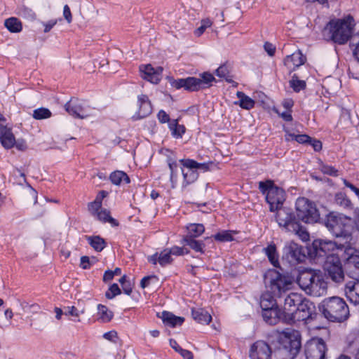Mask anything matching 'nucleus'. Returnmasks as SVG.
Segmentation results:
<instances>
[{
  "label": "nucleus",
  "instance_id": "1",
  "mask_svg": "<svg viewBox=\"0 0 359 359\" xmlns=\"http://www.w3.org/2000/svg\"><path fill=\"white\" fill-rule=\"evenodd\" d=\"M268 343L257 341L250 350L251 359H271L273 353L277 359H292V329L273 330L267 334Z\"/></svg>",
  "mask_w": 359,
  "mask_h": 359
},
{
  "label": "nucleus",
  "instance_id": "2",
  "mask_svg": "<svg viewBox=\"0 0 359 359\" xmlns=\"http://www.w3.org/2000/svg\"><path fill=\"white\" fill-rule=\"evenodd\" d=\"M259 189L265 196V200L269 205L270 212H277L276 219L279 226L287 232L290 231V226H292V209L283 208L286 198L285 191L276 186L271 180L260 181Z\"/></svg>",
  "mask_w": 359,
  "mask_h": 359
},
{
  "label": "nucleus",
  "instance_id": "3",
  "mask_svg": "<svg viewBox=\"0 0 359 359\" xmlns=\"http://www.w3.org/2000/svg\"><path fill=\"white\" fill-rule=\"evenodd\" d=\"M264 280L266 284L269 283L271 291L261 295L259 304L262 310L278 306L275 297H280L292 285V277L285 276L276 270L266 274Z\"/></svg>",
  "mask_w": 359,
  "mask_h": 359
},
{
  "label": "nucleus",
  "instance_id": "4",
  "mask_svg": "<svg viewBox=\"0 0 359 359\" xmlns=\"http://www.w3.org/2000/svg\"><path fill=\"white\" fill-rule=\"evenodd\" d=\"M323 224L327 230L336 238H342L344 245H351V233L353 229V219L342 213L331 212L326 215Z\"/></svg>",
  "mask_w": 359,
  "mask_h": 359
},
{
  "label": "nucleus",
  "instance_id": "5",
  "mask_svg": "<svg viewBox=\"0 0 359 359\" xmlns=\"http://www.w3.org/2000/svg\"><path fill=\"white\" fill-rule=\"evenodd\" d=\"M322 313L331 322H344L349 317V309L346 302L339 297L325 298L319 306Z\"/></svg>",
  "mask_w": 359,
  "mask_h": 359
},
{
  "label": "nucleus",
  "instance_id": "6",
  "mask_svg": "<svg viewBox=\"0 0 359 359\" xmlns=\"http://www.w3.org/2000/svg\"><path fill=\"white\" fill-rule=\"evenodd\" d=\"M355 26L353 18L348 15L341 19L330 20L326 26L331 39L336 43L344 44L351 38Z\"/></svg>",
  "mask_w": 359,
  "mask_h": 359
},
{
  "label": "nucleus",
  "instance_id": "7",
  "mask_svg": "<svg viewBox=\"0 0 359 359\" xmlns=\"http://www.w3.org/2000/svg\"><path fill=\"white\" fill-rule=\"evenodd\" d=\"M214 81L215 79L212 74L203 72L200 74V78L189 76L184 79H171L170 83L176 89L184 88L189 92H195L210 87Z\"/></svg>",
  "mask_w": 359,
  "mask_h": 359
},
{
  "label": "nucleus",
  "instance_id": "8",
  "mask_svg": "<svg viewBox=\"0 0 359 359\" xmlns=\"http://www.w3.org/2000/svg\"><path fill=\"white\" fill-rule=\"evenodd\" d=\"M288 305L290 307L292 306V299L290 294H287L285 299V306ZM287 308L285 307L281 310L278 306L265 309L262 310V317L264 320L271 325H276L279 322L287 325H292V313L286 312Z\"/></svg>",
  "mask_w": 359,
  "mask_h": 359
},
{
  "label": "nucleus",
  "instance_id": "9",
  "mask_svg": "<svg viewBox=\"0 0 359 359\" xmlns=\"http://www.w3.org/2000/svg\"><path fill=\"white\" fill-rule=\"evenodd\" d=\"M296 215L298 219L308 224L318 222L320 213L314 203L306 198H299L295 203Z\"/></svg>",
  "mask_w": 359,
  "mask_h": 359
},
{
  "label": "nucleus",
  "instance_id": "10",
  "mask_svg": "<svg viewBox=\"0 0 359 359\" xmlns=\"http://www.w3.org/2000/svg\"><path fill=\"white\" fill-rule=\"evenodd\" d=\"M293 323L294 321H306L316 315L315 306L306 298L293 292Z\"/></svg>",
  "mask_w": 359,
  "mask_h": 359
},
{
  "label": "nucleus",
  "instance_id": "11",
  "mask_svg": "<svg viewBox=\"0 0 359 359\" xmlns=\"http://www.w3.org/2000/svg\"><path fill=\"white\" fill-rule=\"evenodd\" d=\"M335 245V243L330 241L314 240L310 246V259L316 264H322L330 255H337L333 252Z\"/></svg>",
  "mask_w": 359,
  "mask_h": 359
},
{
  "label": "nucleus",
  "instance_id": "12",
  "mask_svg": "<svg viewBox=\"0 0 359 359\" xmlns=\"http://www.w3.org/2000/svg\"><path fill=\"white\" fill-rule=\"evenodd\" d=\"M325 275L336 283H341L344 280L345 269L343 268L339 257L330 255L327 260L322 264Z\"/></svg>",
  "mask_w": 359,
  "mask_h": 359
},
{
  "label": "nucleus",
  "instance_id": "13",
  "mask_svg": "<svg viewBox=\"0 0 359 359\" xmlns=\"http://www.w3.org/2000/svg\"><path fill=\"white\" fill-rule=\"evenodd\" d=\"M344 248V269L346 274L355 281H359V250L347 245Z\"/></svg>",
  "mask_w": 359,
  "mask_h": 359
},
{
  "label": "nucleus",
  "instance_id": "14",
  "mask_svg": "<svg viewBox=\"0 0 359 359\" xmlns=\"http://www.w3.org/2000/svg\"><path fill=\"white\" fill-rule=\"evenodd\" d=\"M327 346L322 338L313 337L305 346L306 359H325Z\"/></svg>",
  "mask_w": 359,
  "mask_h": 359
},
{
  "label": "nucleus",
  "instance_id": "15",
  "mask_svg": "<svg viewBox=\"0 0 359 359\" xmlns=\"http://www.w3.org/2000/svg\"><path fill=\"white\" fill-rule=\"evenodd\" d=\"M318 273L319 271L317 272L311 269L299 270L297 276L296 283L301 289L308 292Z\"/></svg>",
  "mask_w": 359,
  "mask_h": 359
},
{
  "label": "nucleus",
  "instance_id": "16",
  "mask_svg": "<svg viewBox=\"0 0 359 359\" xmlns=\"http://www.w3.org/2000/svg\"><path fill=\"white\" fill-rule=\"evenodd\" d=\"M163 70V67H158L155 69L150 64L140 66L141 76L152 83H158L160 81Z\"/></svg>",
  "mask_w": 359,
  "mask_h": 359
},
{
  "label": "nucleus",
  "instance_id": "17",
  "mask_svg": "<svg viewBox=\"0 0 359 359\" xmlns=\"http://www.w3.org/2000/svg\"><path fill=\"white\" fill-rule=\"evenodd\" d=\"M65 109L70 115L76 118H84L88 116V113L84 108V102L77 98H72L65 104Z\"/></svg>",
  "mask_w": 359,
  "mask_h": 359
},
{
  "label": "nucleus",
  "instance_id": "18",
  "mask_svg": "<svg viewBox=\"0 0 359 359\" xmlns=\"http://www.w3.org/2000/svg\"><path fill=\"white\" fill-rule=\"evenodd\" d=\"M138 111L133 116V120H140L147 117L152 112L151 103L147 95L142 94L137 97Z\"/></svg>",
  "mask_w": 359,
  "mask_h": 359
},
{
  "label": "nucleus",
  "instance_id": "19",
  "mask_svg": "<svg viewBox=\"0 0 359 359\" xmlns=\"http://www.w3.org/2000/svg\"><path fill=\"white\" fill-rule=\"evenodd\" d=\"M327 287V283L325 281L323 276L319 272L308 292L314 296H322L326 293Z\"/></svg>",
  "mask_w": 359,
  "mask_h": 359
},
{
  "label": "nucleus",
  "instance_id": "20",
  "mask_svg": "<svg viewBox=\"0 0 359 359\" xmlns=\"http://www.w3.org/2000/svg\"><path fill=\"white\" fill-rule=\"evenodd\" d=\"M344 290L348 301L354 305H359V281L347 283Z\"/></svg>",
  "mask_w": 359,
  "mask_h": 359
},
{
  "label": "nucleus",
  "instance_id": "21",
  "mask_svg": "<svg viewBox=\"0 0 359 359\" xmlns=\"http://www.w3.org/2000/svg\"><path fill=\"white\" fill-rule=\"evenodd\" d=\"M158 316L161 318L163 323L165 326L170 327H175L177 326L182 325L184 322L183 317L176 316L172 313L169 311H163L161 316L158 314Z\"/></svg>",
  "mask_w": 359,
  "mask_h": 359
},
{
  "label": "nucleus",
  "instance_id": "22",
  "mask_svg": "<svg viewBox=\"0 0 359 359\" xmlns=\"http://www.w3.org/2000/svg\"><path fill=\"white\" fill-rule=\"evenodd\" d=\"M0 141L6 149L12 148L15 142L11 130L2 125H0Z\"/></svg>",
  "mask_w": 359,
  "mask_h": 359
},
{
  "label": "nucleus",
  "instance_id": "23",
  "mask_svg": "<svg viewBox=\"0 0 359 359\" xmlns=\"http://www.w3.org/2000/svg\"><path fill=\"white\" fill-rule=\"evenodd\" d=\"M310 254H311L310 246L299 245L293 241V259L298 262H303L306 259H310Z\"/></svg>",
  "mask_w": 359,
  "mask_h": 359
},
{
  "label": "nucleus",
  "instance_id": "24",
  "mask_svg": "<svg viewBox=\"0 0 359 359\" xmlns=\"http://www.w3.org/2000/svg\"><path fill=\"white\" fill-rule=\"evenodd\" d=\"M180 163L186 168H195L197 172L198 170L206 172L210 170V166L212 165V162L198 163L190 158L180 159Z\"/></svg>",
  "mask_w": 359,
  "mask_h": 359
},
{
  "label": "nucleus",
  "instance_id": "25",
  "mask_svg": "<svg viewBox=\"0 0 359 359\" xmlns=\"http://www.w3.org/2000/svg\"><path fill=\"white\" fill-rule=\"evenodd\" d=\"M166 163L170 170V181L172 184V187L175 188L177 182L178 177V163L175 158L171 156H167Z\"/></svg>",
  "mask_w": 359,
  "mask_h": 359
},
{
  "label": "nucleus",
  "instance_id": "26",
  "mask_svg": "<svg viewBox=\"0 0 359 359\" xmlns=\"http://www.w3.org/2000/svg\"><path fill=\"white\" fill-rule=\"evenodd\" d=\"M265 255L267 256L270 263L276 268H279L283 272V269L280 266L278 261V255L276 250V245L273 243L269 244L266 248L263 249Z\"/></svg>",
  "mask_w": 359,
  "mask_h": 359
},
{
  "label": "nucleus",
  "instance_id": "27",
  "mask_svg": "<svg viewBox=\"0 0 359 359\" xmlns=\"http://www.w3.org/2000/svg\"><path fill=\"white\" fill-rule=\"evenodd\" d=\"M191 316L196 322L201 324H208L212 320L210 314L202 308L192 309Z\"/></svg>",
  "mask_w": 359,
  "mask_h": 359
},
{
  "label": "nucleus",
  "instance_id": "28",
  "mask_svg": "<svg viewBox=\"0 0 359 359\" xmlns=\"http://www.w3.org/2000/svg\"><path fill=\"white\" fill-rule=\"evenodd\" d=\"M88 244L96 252L102 251L107 245V243L100 236H86Z\"/></svg>",
  "mask_w": 359,
  "mask_h": 359
},
{
  "label": "nucleus",
  "instance_id": "29",
  "mask_svg": "<svg viewBox=\"0 0 359 359\" xmlns=\"http://www.w3.org/2000/svg\"><path fill=\"white\" fill-rule=\"evenodd\" d=\"M293 232L294 236L303 243L310 241V233L309 231L305 226L299 223L293 222Z\"/></svg>",
  "mask_w": 359,
  "mask_h": 359
},
{
  "label": "nucleus",
  "instance_id": "30",
  "mask_svg": "<svg viewBox=\"0 0 359 359\" xmlns=\"http://www.w3.org/2000/svg\"><path fill=\"white\" fill-rule=\"evenodd\" d=\"M187 231L183 238H196L204 232L205 227L202 224H189L187 226Z\"/></svg>",
  "mask_w": 359,
  "mask_h": 359
},
{
  "label": "nucleus",
  "instance_id": "31",
  "mask_svg": "<svg viewBox=\"0 0 359 359\" xmlns=\"http://www.w3.org/2000/svg\"><path fill=\"white\" fill-rule=\"evenodd\" d=\"M109 180L115 185H120L122 182H124L126 184L130 182L128 175L125 172L121 170L112 172L109 176Z\"/></svg>",
  "mask_w": 359,
  "mask_h": 359
},
{
  "label": "nucleus",
  "instance_id": "32",
  "mask_svg": "<svg viewBox=\"0 0 359 359\" xmlns=\"http://www.w3.org/2000/svg\"><path fill=\"white\" fill-rule=\"evenodd\" d=\"M292 104L288 101H285L283 103V110L278 107H273V110L280 116L284 121H292L291 114Z\"/></svg>",
  "mask_w": 359,
  "mask_h": 359
},
{
  "label": "nucleus",
  "instance_id": "33",
  "mask_svg": "<svg viewBox=\"0 0 359 359\" xmlns=\"http://www.w3.org/2000/svg\"><path fill=\"white\" fill-rule=\"evenodd\" d=\"M169 129L173 137L176 139L182 138L186 131L184 125H180L177 119L172 120L168 124Z\"/></svg>",
  "mask_w": 359,
  "mask_h": 359
},
{
  "label": "nucleus",
  "instance_id": "34",
  "mask_svg": "<svg viewBox=\"0 0 359 359\" xmlns=\"http://www.w3.org/2000/svg\"><path fill=\"white\" fill-rule=\"evenodd\" d=\"M4 25L11 33H19L22 29L21 21L15 17L6 19L4 22Z\"/></svg>",
  "mask_w": 359,
  "mask_h": 359
},
{
  "label": "nucleus",
  "instance_id": "35",
  "mask_svg": "<svg viewBox=\"0 0 359 359\" xmlns=\"http://www.w3.org/2000/svg\"><path fill=\"white\" fill-rule=\"evenodd\" d=\"M182 243L189 246L195 252L204 253L205 245L203 241L196 240V238H183Z\"/></svg>",
  "mask_w": 359,
  "mask_h": 359
},
{
  "label": "nucleus",
  "instance_id": "36",
  "mask_svg": "<svg viewBox=\"0 0 359 359\" xmlns=\"http://www.w3.org/2000/svg\"><path fill=\"white\" fill-rule=\"evenodd\" d=\"M95 217L101 222H109L112 226H118V222L117 220L111 217L110 212L107 209L100 210V211L97 213Z\"/></svg>",
  "mask_w": 359,
  "mask_h": 359
},
{
  "label": "nucleus",
  "instance_id": "37",
  "mask_svg": "<svg viewBox=\"0 0 359 359\" xmlns=\"http://www.w3.org/2000/svg\"><path fill=\"white\" fill-rule=\"evenodd\" d=\"M334 202L337 205L345 209H351L352 203L346 194L343 192H339L335 194Z\"/></svg>",
  "mask_w": 359,
  "mask_h": 359
},
{
  "label": "nucleus",
  "instance_id": "38",
  "mask_svg": "<svg viewBox=\"0 0 359 359\" xmlns=\"http://www.w3.org/2000/svg\"><path fill=\"white\" fill-rule=\"evenodd\" d=\"M181 171L186 185L194 182L198 177V173L195 168H187V171L181 168Z\"/></svg>",
  "mask_w": 359,
  "mask_h": 359
},
{
  "label": "nucleus",
  "instance_id": "39",
  "mask_svg": "<svg viewBox=\"0 0 359 359\" xmlns=\"http://www.w3.org/2000/svg\"><path fill=\"white\" fill-rule=\"evenodd\" d=\"M237 97L239 98L240 107L245 109H251L255 106V101L243 92H237Z\"/></svg>",
  "mask_w": 359,
  "mask_h": 359
},
{
  "label": "nucleus",
  "instance_id": "40",
  "mask_svg": "<svg viewBox=\"0 0 359 359\" xmlns=\"http://www.w3.org/2000/svg\"><path fill=\"white\" fill-rule=\"evenodd\" d=\"M215 74L218 77L225 79L228 83H234L232 79V76L230 74L229 67L226 64L220 65L215 70Z\"/></svg>",
  "mask_w": 359,
  "mask_h": 359
},
{
  "label": "nucleus",
  "instance_id": "41",
  "mask_svg": "<svg viewBox=\"0 0 359 359\" xmlns=\"http://www.w3.org/2000/svg\"><path fill=\"white\" fill-rule=\"evenodd\" d=\"M97 311L99 317L103 323L109 322L114 316L113 312L109 311L104 305L98 304Z\"/></svg>",
  "mask_w": 359,
  "mask_h": 359
},
{
  "label": "nucleus",
  "instance_id": "42",
  "mask_svg": "<svg viewBox=\"0 0 359 359\" xmlns=\"http://www.w3.org/2000/svg\"><path fill=\"white\" fill-rule=\"evenodd\" d=\"M282 264L289 267L292 266V242L287 243L283 249Z\"/></svg>",
  "mask_w": 359,
  "mask_h": 359
},
{
  "label": "nucleus",
  "instance_id": "43",
  "mask_svg": "<svg viewBox=\"0 0 359 359\" xmlns=\"http://www.w3.org/2000/svg\"><path fill=\"white\" fill-rule=\"evenodd\" d=\"M51 115L52 113L48 109L40 107L34 110L32 116L36 120H42L50 118Z\"/></svg>",
  "mask_w": 359,
  "mask_h": 359
},
{
  "label": "nucleus",
  "instance_id": "44",
  "mask_svg": "<svg viewBox=\"0 0 359 359\" xmlns=\"http://www.w3.org/2000/svg\"><path fill=\"white\" fill-rule=\"evenodd\" d=\"M306 62V57L305 55L302 53L300 50H297L295 52H293V71L295 69V67H299L301 65H303Z\"/></svg>",
  "mask_w": 359,
  "mask_h": 359
},
{
  "label": "nucleus",
  "instance_id": "45",
  "mask_svg": "<svg viewBox=\"0 0 359 359\" xmlns=\"http://www.w3.org/2000/svg\"><path fill=\"white\" fill-rule=\"evenodd\" d=\"M172 261L173 259L171 257V255L168 249H165L159 253L158 263L161 266L170 264Z\"/></svg>",
  "mask_w": 359,
  "mask_h": 359
},
{
  "label": "nucleus",
  "instance_id": "46",
  "mask_svg": "<svg viewBox=\"0 0 359 359\" xmlns=\"http://www.w3.org/2000/svg\"><path fill=\"white\" fill-rule=\"evenodd\" d=\"M214 238L219 242H229L233 240L232 231L224 230L213 236Z\"/></svg>",
  "mask_w": 359,
  "mask_h": 359
},
{
  "label": "nucleus",
  "instance_id": "47",
  "mask_svg": "<svg viewBox=\"0 0 359 359\" xmlns=\"http://www.w3.org/2000/svg\"><path fill=\"white\" fill-rule=\"evenodd\" d=\"M102 210V198L97 196L94 201L88 204V210L93 216H95Z\"/></svg>",
  "mask_w": 359,
  "mask_h": 359
},
{
  "label": "nucleus",
  "instance_id": "48",
  "mask_svg": "<svg viewBox=\"0 0 359 359\" xmlns=\"http://www.w3.org/2000/svg\"><path fill=\"white\" fill-rule=\"evenodd\" d=\"M97 261V257L94 256H92L91 257H89L88 256H82L81 257L80 267L83 269H89Z\"/></svg>",
  "mask_w": 359,
  "mask_h": 359
},
{
  "label": "nucleus",
  "instance_id": "49",
  "mask_svg": "<svg viewBox=\"0 0 359 359\" xmlns=\"http://www.w3.org/2000/svg\"><path fill=\"white\" fill-rule=\"evenodd\" d=\"M306 87V83L304 80L299 79L296 74H293V91L299 93L304 90Z\"/></svg>",
  "mask_w": 359,
  "mask_h": 359
},
{
  "label": "nucleus",
  "instance_id": "50",
  "mask_svg": "<svg viewBox=\"0 0 359 359\" xmlns=\"http://www.w3.org/2000/svg\"><path fill=\"white\" fill-rule=\"evenodd\" d=\"M121 290L117 283H113L105 292V297L108 299H112L116 295L120 294Z\"/></svg>",
  "mask_w": 359,
  "mask_h": 359
},
{
  "label": "nucleus",
  "instance_id": "51",
  "mask_svg": "<svg viewBox=\"0 0 359 359\" xmlns=\"http://www.w3.org/2000/svg\"><path fill=\"white\" fill-rule=\"evenodd\" d=\"M212 21L209 18L203 19L201 22V26L194 32L195 35L200 36L204 33L208 27H210L212 25Z\"/></svg>",
  "mask_w": 359,
  "mask_h": 359
},
{
  "label": "nucleus",
  "instance_id": "52",
  "mask_svg": "<svg viewBox=\"0 0 359 359\" xmlns=\"http://www.w3.org/2000/svg\"><path fill=\"white\" fill-rule=\"evenodd\" d=\"M158 281V278L156 275H151L144 276L140 281V287L142 288H146L151 283H157Z\"/></svg>",
  "mask_w": 359,
  "mask_h": 359
},
{
  "label": "nucleus",
  "instance_id": "53",
  "mask_svg": "<svg viewBox=\"0 0 359 359\" xmlns=\"http://www.w3.org/2000/svg\"><path fill=\"white\" fill-rule=\"evenodd\" d=\"M301 346L300 334L299 332L293 330V350H295V353H299Z\"/></svg>",
  "mask_w": 359,
  "mask_h": 359
},
{
  "label": "nucleus",
  "instance_id": "54",
  "mask_svg": "<svg viewBox=\"0 0 359 359\" xmlns=\"http://www.w3.org/2000/svg\"><path fill=\"white\" fill-rule=\"evenodd\" d=\"M311 137L306 134H293V140H295L298 143L303 144H308L311 141Z\"/></svg>",
  "mask_w": 359,
  "mask_h": 359
},
{
  "label": "nucleus",
  "instance_id": "55",
  "mask_svg": "<svg viewBox=\"0 0 359 359\" xmlns=\"http://www.w3.org/2000/svg\"><path fill=\"white\" fill-rule=\"evenodd\" d=\"M157 117L161 123H170L171 121L169 115L163 109L158 111Z\"/></svg>",
  "mask_w": 359,
  "mask_h": 359
},
{
  "label": "nucleus",
  "instance_id": "56",
  "mask_svg": "<svg viewBox=\"0 0 359 359\" xmlns=\"http://www.w3.org/2000/svg\"><path fill=\"white\" fill-rule=\"evenodd\" d=\"M264 48L269 56H273L275 54L276 47L271 43L268 41L265 42L264 44Z\"/></svg>",
  "mask_w": 359,
  "mask_h": 359
},
{
  "label": "nucleus",
  "instance_id": "57",
  "mask_svg": "<svg viewBox=\"0 0 359 359\" xmlns=\"http://www.w3.org/2000/svg\"><path fill=\"white\" fill-rule=\"evenodd\" d=\"M308 144L311 145L316 151H319L322 149V142L320 140L311 138V141H309Z\"/></svg>",
  "mask_w": 359,
  "mask_h": 359
},
{
  "label": "nucleus",
  "instance_id": "58",
  "mask_svg": "<svg viewBox=\"0 0 359 359\" xmlns=\"http://www.w3.org/2000/svg\"><path fill=\"white\" fill-rule=\"evenodd\" d=\"M63 15L67 22H71L72 20V13L68 5H65L63 8Z\"/></svg>",
  "mask_w": 359,
  "mask_h": 359
},
{
  "label": "nucleus",
  "instance_id": "59",
  "mask_svg": "<svg viewBox=\"0 0 359 359\" xmlns=\"http://www.w3.org/2000/svg\"><path fill=\"white\" fill-rule=\"evenodd\" d=\"M171 255L181 256L183 255V247L173 246L168 249Z\"/></svg>",
  "mask_w": 359,
  "mask_h": 359
},
{
  "label": "nucleus",
  "instance_id": "60",
  "mask_svg": "<svg viewBox=\"0 0 359 359\" xmlns=\"http://www.w3.org/2000/svg\"><path fill=\"white\" fill-rule=\"evenodd\" d=\"M103 337L105 339L115 342L114 339L117 338V332L114 330L105 332L103 335Z\"/></svg>",
  "mask_w": 359,
  "mask_h": 359
},
{
  "label": "nucleus",
  "instance_id": "61",
  "mask_svg": "<svg viewBox=\"0 0 359 359\" xmlns=\"http://www.w3.org/2000/svg\"><path fill=\"white\" fill-rule=\"evenodd\" d=\"M65 314L76 317L79 316V310L75 306L67 307L65 311Z\"/></svg>",
  "mask_w": 359,
  "mask_h": 359
},
{
  "label": "nucleus",
  "instance_id": "62",
  "mask_svg": "<svg viewBox=\"0 0 359 359\" xmlns=\"http://www.w3.org/2000/svg\"><path fill=\"white\" fill-rule=\"evenodd\" d=\"M184 359H193L194 355L192 352L186 349H180L179 353Z\"/></svg>",
  "mask_w": 359,
  "mask_h": 359
},
{
  "label": "nucleus",
  "instance_id": "63",
  "mask_svg": "<svg viewBox=\"0 0 359 359\" xmlns=\"http://www.w3.org/2000/svg\"><path fill=\"white\" fill-rule=\"evenodd\" d=\"M323 171L330 175H337V170L332 166H323Z\"/></svg>",
  "mask_w": 359,
  "mask_h": 359
},
{
  "label": "nucleus",
  "instance_id": "64",
  "mask_svg": "<svg viewBox=\"0 0 359 359\" xmlns=\"http://www.w3.org/2000/svg\"><path fill=\"white\" fill-rule=\"evenodd\" d=\"M357 36L358 37V41L354 45L355 48L353 50V55L355 58V60H357L359 62V32H358Z\"/></svg>",
  "mask_w": 359,
  "mask_h": 359
}]
</instances>
